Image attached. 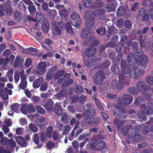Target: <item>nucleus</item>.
<instances>
[{"instance_id": "f257e3e1", "label": "nucleus", "mask_w": 153, "mask_h": 153, "mask_svg": "<svg viewBox=\"0 0 153 153\" xmlns=\"http://www.w3.org/2000/svg\"><path fill=\"white\" fill-rule=\"evenodd\" d=\"M122 106H115V108L113 110L114 115L117 117L119 118L124 119L126 118V115L125 114L127 113L129 114L135 113L136 112L134 110L128 111L124 107H122Z\"/></svg>"}, {"instance_id": "f03ea898", "label": "nucleus", "mask_w": 153, "mask_h": 153, "mask_svg": "<svg viewBox=\"0 0 153 153\" xmlns=\"http://www.w3.org/2000/svg\"><path fill=\"white\" fill-rule=\"evenodd\" d=\"M51 25L52 32L54 37L56 36L57 35H60L61 31L65 28L64 23L62 21L57 23L54 21H52Z\"/></svg>"}, {"instance_id": "7ed1b4c3", "label": "nucleus", "mask_w": 153, "mask_h": 153, "mask_svg": "<svg viewBox=\"0 0 153 153\" xmlns=\"http://www.w3.org/2000/svg\"><path fill=\"white\" fill-rule=\"evenodd\" d=\"M104 141L101 139H94L89 144L90 148L94 151H100L103 150L105 147Z\"/></svg>"}, {"instance_id": "20e7f679", "label": "nucleus", "mask_w": 153, "mask_h": 153, "mask_svg": "<svg viewBox=\"0 0 153 153\" xmlns=\"http://www.w3.org/2000/svg\"><path fill=\"white\" fill-rule=\"evenodd\" d=\"M64 71L62 70L58 71L54 76L55 79H58V82L60 84L65 85L66 81L70 77V75L68 73H66L64 75Z\"/></svg>"}, {"instance_id": "39448f33", "label": "nucleus", "mask_w": 153, "mask_h": 153, "mask_svg": "<svg viewBox=\"0 0 153 153\" xmlns=\"http://www.w3.org/2000/svg\"><path fill=\"white\" fill-rule=\"evenodd\" d=\"M128 136L129 138H131L132 141L134 142H139L142 139L139 134V130L136 128H132Z\"/></svg>"}, {"instance_id": "423d86ee", "label": "nucleus", "mask_w": 153, "mask_h": 153, "mask_svg": "<svg viewBox=\"0 0 153 153\" xmlns=\"http://www.w3.org/2000/svg\"><path fill=\"white\" fill-rule=\"evenodd\" d=\"M70 21L71 23L76 27H79L81 24V19L80 17L76 13H73L71 15Z\"/></svg>"}, {"instance_id": "0eeeda50", "label": "nucleus", "mask_w": 153, "mask_h": 153, "mask_svg": "<svg viewBox=\"0 0 153 153\" xmlns=\"http://www.w3.org/2000/svg\"><path fill=\"white\" fill-rule=\"evenodd\" d=\"M137 87L138 92L140 91L143 94H144L146 91L150 90V87L147 86L145 82L142 81H140L138 83Z\"/></svg>"}, {"instance_id": "6e6552de", "label": "nucleus", "mask_w": 153, "mask_h": 153, "mask_svg": "<svg viewBox=\"0 0 153 153\" xmlns=\"http://www.w3.org/2000/svg\"><path fill=\"white\" fill-rule=\"evenodd\" d=\"M129 71L130 70L128 73L130 74V76L132 78L139 77L140 75L143 74L144 72L143 71L140 70L138 67H136L132 68L130 72Z\"/></svg>"}, {"instance_id": "1a4fd4ad", "label": "nucleus", "mask_w": 153, "mask_h": 153, "mask_svg": "<svg viewBox=\"0 0 153 153\" xmlns=\"http://www.w3.org/2000/svg\"><path fill=\"white\" fill-rule=\"evenodd\" d=\"M49 66V63L46 62H42L39 63L36 73L38 75H41L45 71V70Z\"/></svg>"}, {"instance_id": "9d476101", "label": "nucleus", "mask_w": 153, "mask_h": 153, "mask_svg": "<svg viewBox=\"0 0 153 153\" xmlns=\"http://www.w3.org/2000/svg\"><path fill=\"white\" fill-rule=\"evenodd\" d=\"M148 62V57L146 55H143L140 58L137 59L136 60V62L138 64L143 67L144 69H146L147 68Z\"/></svg>"}, {"instance_id": "9b49d317", "label": "nucleus", "mask_w": 153, "mask_h": 153, "mask_svg": "<svg viewBox=\"0 0 153 153\" xmlns=\"http://www.w3.org/2000/svg\"><path fill=\"white\" fill-rule=\"evenodd\" d=\"M133 100L132 96L129 94H124L122 97V102L125 104L128 105L132 102ZM118 103L120 104H122V101L120 100V98L118 99Z\"/></svg>"}, {"instance_id": "f8f14e48", "label": "nucleus", "mask_w": 153, "mask_h": 153, "mask_svg": "<svg viewBox=\"0 0 153 153\" xmlns=\"http://www.w3.org/2000/svg\"><path fill=\"white\" fill-rule=\"evenodd\" d=\"M22 74L21 77V82L19 85V88L22 89H24L27 87V83L26 81V78L24 70H22Z\"/></svg>"}, {"instance_id": "ddd939ff", "label": "nucleus", "mask_w": 153, "mask_h": 153, "mask_svg": "<svg viewBox=\"0 0 153 153\" xmlns=\"http://www.w3.org/2000/svg\"><path fill=\"white\" fill-rule=\"evenodd\" d=\"M21 111L23 113H34L35 111L34 106H22Z\"/></svg>"}, {"instance_id": "4468645a", "label": "nucleus", "mask_w": 153, "mask_h": 153, "mask_svg": "<svg viewBox=\"0 0 153 153\" xmlns=\"http://www.w3.org/2000/svg\"><path fill=\"white\" fill-rule=\"evenodd\" d=\"M95 115V111L94 108H90L84 113V115L87 119H91Z\"/></svg>"}, {"instance_id": "2eb2a0df", "label": "nucleus", "mask_w": 153, "mask_h": 153, "mask_svg": "<svg viewBox=\"0 0 153 153\" xmlns=\"http://www.w3.org/2000/svg\"><path fill=\"white\" fill-rule=\"evenodd\" d=\"M15 140L16 143L22 147H26L28 145L27 141L23 137L21 136H18L16 137Z\"/></svg>"}, {"instance_id": "dca6fc26", "label": "nucleus", "mask_w": 153, "mask_h": 153, "mask_svg": "<svg viewBox=\"0 0 153 153\" xmlns=\"http://www.w3.org/2000/svg\"><path fill=\"white\" fill-rule=\"evenodd\" d=\"M96 49L94 47L88 48L85 51V54L88 57H91L96 53Z\"/></svg>"}, {"instance_id": "f3484780", "label": "nucleus", "mask_w": 153, "mask_h": 153, "mask_svg": "<svg viewBox=\"0 0 153 153\" xmlns=\"http://www.w3.org/2000/svg\"><path fill=\"white\" fill-rule=\"evenodd\" d=\"M144 109V113L147 115H149L153 113V106H140Z\"/></svg>"}, {"instance_id": "a211bd4d", "label": "nucleus", "mask_w": 153, "mask_h": 153, "mask_svg": "<svg viewBox=\"0 0 153 153\" xmlns=\"http://www.w3.org/2000/svg\"><path fill=\"white\" fill-rule=\"evenodd\" d=\"M59 14L60 16L63 19L66 20L68 18V12L66 8L62 10L59 11Z\"/></svg>"}, {"instance_id": "6ab92c4d", "label": "nucleus", "mask_w": 153, "mask_h": 153, "mask_svg": "<svg viewBox=\"0 0 153 153\" xmlns=\"http://www.w3.org/2000/svg\"><path fill=\"white\" fill-rule=\"evenodd\" d=\"M126 62L124 60H122L121 61V68L123 69L122 71L123 73L125 74H128V71L129 70V68L128 67L126 66Z\"/></svg>"}, {"instance_id": "aec40b11", "label": "nucleus", "mask_w": 153, "mask_h": 153, "mask_svg": "<svg viewBox=\"0 0 153 153\" xmlns=\"http://www.w3.org/2000/svg\"><path fill=\"white\" fill-rule=\"evenodd\" d=\"M43 80V79L42 77H39L35 80L33 83V86L34 88H38Z\"/></svg>"}, {"instance_id": "412c9836", "label": "nucleus", "mask_w": 153, "mask_h": 153, "mask_svg": "<svg viewBox=\"0 0 153 153\" xmlns=\"http://www.w3.org/2000/svg\"><path fill=\"white\" fill-rule=\"evenodd\" d=\"M103 79L104 78L102 75L96 74L94 77V81L96 84L99 85L101 83Z\"/></svg>"}, {"instance_id": "4be33fe9", "label": "nucleus", "mask_w": 153, "mask_h": 153, "mask_svg": "<svg viewBox=\"0 0 153 153\" xmlns=\"http://www.w3.org/2000/svg\"><path fill=\"white\" fill-rule=\"evenodd\" d=\"M27 53L31 55H35L36 54L38 50L35 48L30 47L27 48Z\"/></svg>"}, {"instance_id": "5701e85b", "label": "nucleus", "mask_w": 153, "mask_h": 153, "mask_svg": "<svg viewBox=\"0 0 153 153\" xmlns=\"http://www.w3.org/2000/svg\"><path fill=\"white\" fill-rule=\"evenodd\" d=\"M100 119L99 117H96L94 118L91 121H88L87 124L88 125L94 124L95 125H97L100 124Z\"/></svg>"}, {"instance_id": "b1692460", "label": "nucleus", "mask_w": 153, "mask_h": 153, "mask_svg": "<svg viewBox=\"0 0 153 153\" xmlns=\"http://www.w3.org/2000/svg\"><path fill=\"white\" fill-rule=\"evenodd\" d=\"M105 12V11L103 9L100 8L97 10L95 11H91V13L94 16H100L103 14Z\"/></svg>"}, {"instance_id": "393cba45", "label": "nucleus", "mask_w": 153, "mask_h": 153, "mask_svg": "<svg viewBox=\"0 0 153 153\" xmlns=\"http://www.w3.org/2000/svg\"><path fill=\"white\" fill-rule=\"evenodd\" d=\"M125 120L122 121L118 118H115L114 120V123L115 126H116L118 128H120L122 125L124 123Z\"/></svg>"}, {"instance_id": "a878e982", "label": "nucleus", "mask_w": 153, "mask_h": 153, "mask_svg": "<svg viewBox=\"0 0 153 153\" xmlns=\"http://www.w3.org/2000/svg\"><path fill=\"white\" fill-rule=\"evenodd\" d=\"M125 78V77L124 74L120 75V76L119 84V85L118 86H116L117 89H120L123 87V84Z\"/></svg>"}, {"instance_id": "bb28decb", "label": "nucleus", "mask_w": 153, "mask_h": 153, "mask_svg": "<svg viewBox=\"0 0 153 153\" xmlns=\"http://www.w3.org/2000/svg\"><path fill=\"white\" fill-rule=\"evenodd\" d=\"M65 28L67 32L71 36H73L74 32L72 29V27L70 23L67 22L65 25Z\"/></svg>"}, {"instance_id": "cd10ccee", "label": "nucleus", "mask_w": 153, "mask_h": 153, "mask_svg": "<svg viewBox=\"0 0 153 153\" xmlns=\"http://www.w3.org/2000/svg\"><path fill=\"white\" fill-rule=\"evenodd\" d=\"M127 60L129 63L131 62L134 63V62H136L137 59L133 54L130 53L128 55Z\"/></svg>"}, {"instance_id": "c85d7f7f", "label": "nucleus", "mask_w": 153, "mask_h": 153, "mask_svg": "<svg viewBox=\"0 0 153 153\" xmlns=\"http://www.w3.org/2000/svg\"><path fill=\"white\" fill-rule=\"evenodd\" d=\"M61 106H55L54 108L55 113L58 115H61L62 113Z\"/></svg>"}, {"instance_id": "c756f323", "label": "nucleus", "mask_w": 153, "mask_h": 153, "mask_svg": "<svg viewBox=\"0 0 153 153\" xmlns=\"http://www.w3.org/2000/svg\"><path fill=\"white\" fill-rule=\"evenodd\" d=\"M74 90L77 94H80L83 92V89L81 86L79 85H77L75 86Z\"/></svg>"}, {"instance_id": "7c9ffc66", "label": "nucleus", "mask_w": 153, "mask_h": 153, "mask_svg": "<svg viewBox=\"0 0 153 153\" xmlns=\"http://www.w3.org/2000/svg\"><path fill=\"white\" fill-rule=\"evenodd\" d=\"M22 71L20 72L17 71L15 73L14 75V79L15 82L17 83L20 79V76L22 74Z\"/></svg>"}, {"instance_id": "2f4dec72", "label": "nucleus", "mask_w": 153, "mask_h": 153, "mask_svg": "<svg viewBox=\"0 0 153 153\" xmlns=\"http://www.w3.org/2000/svg\"><path fill=\"white\" fill-rule=\"evenodd\" d=\"M128 91L134 95H137L139 93L137 88L134 87H131L129 88L128 89Z\"/></svg>"}, {"instance_id": "473e14b6", "label": "nucleus", "mask_w": 153, "mask_h": 153, "mask_svg": "<svg viewBox=\"0 0 153 153\" xmlns=\"http://www.w3.org/2000/svg\"><path fill=\"white\" fill-rule=\"evenodd\" d=\"M13 70L8 71L7 73V76L8 77L9 81L12 82L13 81Z\"/></svg>"}, {"instance_id": "72a5a7b5", "label": "nucleus", "mask_w": 153, "mask_h": 153, "mask_svg": "<svg viewBox=\"0 0 153 153\" xmlns=\"http://www.w3.org/2000/svg\"><path fill=\"white\" fill-rule=\"evenodd\" d=\"M22 17V14L19 12L15 13L14 15V17L15 19L17 21H20Z\"/></svg>"}, {"instance_id": "f704fd0d", "label": "nucleus", "mask_w": 153, "mask_h": 153, "mask_svg": "<svg viewBox=\"0 0 153 153\" xmlns=\"http://www.w3.org/2000/svg\"><path fill=\"white\" fill-rule=\"evenodd\" d=\"M53 76V72L52 69H50L47 73L46 76V78L48 80H50Z\"/></svg>"}, {"instance_id": "c9c22d12", "label": "nucleus", "mask_w": 153, "mask_h": 153, "mask_svg": "<svg viewBox=\"0 0 153 153\" xmlns=\"http://www.w3.org/2000/svg\"><path fill=\"white\" fill-rule=\"evenodd\" d=\"M36 20L37 22H40L44 19V17L42 13L40 12H37L36 14Z\"/></svg>"}, {"instance_id": "e433bc0d", "label": "nucleus", "mask_w": 153, "mask_h": 153, "mask_svg": "<svg viewBox=\"0 0 153 153\" xmlns=\"http://www.w3.org/2000/svg\"><path fill=\"white\" fill-rule=\"evenodd\" d=\"M0 96L4 100H6L8 98V94L5 90H0Z\"/></svg>"}, {"instance_id": "4c0bfd02", "label": "nucleus", "mask_w": 153, "mask_h": 153, "mask_svg": "<svg viewBox=\"0 0 153 153\" xmlns=\"http://www.w3.org/2000/svg\"><path fill=\"white\" fill-rule=\"evenodd\" d=\"M29 127L33 133L37 132L38 131V128L34 124L30 123L29 124Z\"/></svg>"}, {"instance_id": "58836bf2", "label": "nucleus", "mask_w": 153, "mask_h": 153, "mask_svg": "<svg viewBox=\"0 0 153 153\" xmlns=\"http://www.w3.org/2000/svg\"><path fill=\"white\" fill-rule=\"evenodd\" d=\"M42 29L45 33L47 32L49 29L48 23L44 22L42 26Z\"/></svg>"}, {"instance_id": "ea45409f", "label": "nucleus", "mask_w": 153, "mask_h": 153, "mask_svg": "<svg viewBox=\"0 0 153 153\" xmlns=\"http://www.w3.org/2000/svg\"><path fill=\"white\" fill-rule=\"evenodd\" d=\"M89 33L86 30H82L81 34V36L82 38L86 39L88 38L89 36Z\"/></svg>"}, {"instance_id": "a19ab883", "label": "nucleus", "mask_w": 153, "mask_h": 153, "mask_svg": "<svg viewBox=\"0 0 153 153\" xmlns=\"http://www.w3.org/2000/svg\"><path fill=\"white\" fill-rule=\"evenodd\" d=\"M33 140L36 144H38L39 143V139L38 135L37 134H35L33 136Z\"/></svg>"}, {"instance_id": "79ce46f5", "label": "nucleus", "mask_w": 153, "mask_h": 153, "mask_svg": "<svg viewBox=\"0 0 153 153\" xmlns=\"http://www.w3.org/2000/svg\"><path fill=\"white\" fill-rule=\"evenodd\" d=\"M107 10L108 12H112L114 10L115 8V6L112 3H109L106 6Z\"/></svg>"}, {"instance_id": "37998d69", "label": "nucleus", "mask_w": 153, "mask_h": 153, "mask_svg": "<svg viewBox=\"0 0 153 153\" xmlns=\"http://www.w3.org/2000/svg\"><path fill=\"white\" fill-rule=\"evenodd\" d=\"M70 130V127L69 126L65 125L62 130V134L63 135H66L69 132Z\"/></svg>"}, {"instance_id": "c03bdc74", "label": "nucleus", "mask_w": 153, "mask_h": 153, "mask_svg": "<svg viewBox=\"0 0 153 153\" xmlns=\"http://www.w3.org/2000/svg\"><path fill=\"white\" fill-rule=\"evenodd\" d=\"M92 0H83L82 1V5L85 7L90 6L91 4Z\"/></svg>"}, {"instance_id": "a18cd8bd", "label": "nucleus", "mask_w": 153, "mask_h": 153, "mask_svg": "<svg viewBox=\"0 0 153 153\" xmlns=\"http://www.w3.org/2000/svg\"><path fill=\"white\" fill-rule=\"evenodd\" d=\"M72 145L73 147V149L76 151V152L78 151V147L79 146V144L76 141H74L72 143Z\"/></svg>"}, {"instance_id": "49530a36", "label": "nucleus", "mask_w": 153, "mask_h": 153, "mask_svg": "<svg viewBox=\"0 0 153 153\" xmlns=\"http://www.w3.org/2000/svg\"><path fill=\"white\" fill-rule=\"evenodd\" d=\"M124 13L125 10L124 7H120L118 9L117 11V14L118 16H121Z\"/></svg>"}, {"instance_id": "de8ad7c7", "label": "nucleus", "mask_w": 153, "mask_h": 153, "mask_svg": "<svg viewBox=\"0 0 153 153\" xmlns=\"http://www.w3.org/2000/svg\"><path fill=\"white\" fill-rule=\"evenodd\" d=\"M105 31L106 30L105 28L102 27L98 28L97 30V33L101 35H104Z\"/></svg>"}, {"instance_id": "09e8293b", "label": "nucleus", "mask_w": 153, "mask_h": 153, "mask_svg": "<svg viewBox=\"0 0 153 153\" xmlns=\"http://www.w3.org/2000/svg\"><path fill=\"white\" fill-rule=\"evenodd\" d=\"M144 102V100L142 97H139L137 98L135 102L134 103L136 105H138L139 104H141Z\"/></svg>"}, {"instance_id": "8fccbe9b", "label": "nucleus", "mask_w": 153, "mask_h": 153, "mask_svg": "<svg viewBox=\"0 0 153 153\" xmlns=\"http://www.w3.org/2000/svg\"><path fill=\"white\" fill-rule=\"evenodd\" d=\"M30 13L31 14H34L36 12V9L33 5H29L28 7Z\"/></svg>"}, {"instance_id": "3c124183", "label": "nucleus", "mask_w": 153, "mask_h": 153, "mask_svg": "<svg viewBox=\"0 0 153 153\" xmlns=\"http://www.w3.org/2000/svg\"><path fill=\"white\" fill-rule=\"evenodd\" d=\"M40 142L43 144L47 140V137L44 134L41 133L40 135Z\"/></svg>"}, {"instance_id": "603ef678", "label": "nucleus", "mask_w": 153, "mask_h": 153, "mask_svg": "<svg viewBox=\"0 0 153 153\" xmlns=\"http://www.w3.org/2000/svg\"><path fill=\"white\" fill-rule=\"evenodd\" d=\"M36 108L37 111L40 113L44 114L45 112L44 109L42 108L41 106H37L36 107Z\"/></svg>"}, {"instance_id": "864d4df0", "label": "nucleus", "mask_w": 153, "mask_h": 153, "mask_svg": "<svg viewBox=\"0 0 153 153\" xmlns=\"http://www.w3.org/2000/svg\"><path fill=\"white\" fill-rule=\"evenodd\" d=\"M9 141V139L6 137H3L1 138V143L3 145H5Z\"/></svg>"}, {"instance_id": "5fc2aeb1", "label": "nucleus", "mask_w": 153, "mask_h": 153, "mask_svg": "<svg viewBox=\"0 0 153 153\" xmlns=\"http://www.w3.org/2000/svg\"><path fill=\"white\" fill-rule=\"evenodd\" d=\"M147 83L151 86L153 85V77L149 76L147 77L146 79Z\"/></svg>"}, {"instance_id": "6e6d98bb", "label": "nucleus", "mask_w": 153, "mask_h": 153, "mask_svg": "<svg viewBox=\"0 0 153 153\" xmlns=\"http://www.w3.org/2000/svg\"><path fill=\"white\" fill-rule=\"evenodd\" d=\"M94 25L93 22H90L89 21H87L85 23V26L87 29L91 28L92 27V26Z\"/></svg>"}, {"instance_id": "4d7b16f0", "label": "nucleus", "mask_w": 153, "mask_h": 153, "mask_svg": "<svg viewBox=\"0 0 153 153\" xmlns=\"http://www.w3.org/2000/svg\"><path fill=\"white\" fill-rule=\"evenodd\" d=\"M135 55L138 58H140V57H142L143 55V53L142 51L141 50H138V51H135Z\"/></svg>"}, {"instance_id": "13d9d810", "label": "nucleus", "mask_w": 153, "mask_h": 153, "mask_svg": "<svg viewBox=\"0 0 153 153\" xmlns=\"http://www.w3.org/2000/svg\"><path fill=\"white\" fill-rule=\"evenodd\" d=\"M42 46L44 48L48 51H51L52 50L51 45L43 43H42Z\"/></svg>"}, {"instance_id": "bf43d9fd", "label": "nucleus", "mask_w": 153, "mask_h": 153, "mask_svg": "<svg viewBox=\"0 0 153 153\" xmlns=\"http://www.w3.org/2000/svg\"><path fill=\"white\" fill-rule=\"evenodd\" d=\"M24 132V128H18L16 130V134L17 135H22Z\"/></svg>"}, {"instance_id": "052dcab7", "label": "nucleus", "mask_w": 153, "mask_h": 153, "mask_svg": "<svg viewBox=\"0 0 153 153\" xmlns=\"http://www.w3.org/2000/svg\"><path fill=\"white\" fill-rule=\"evenodd\" d=\"M46 110L49 113H51L54 110L53 106H43Z\"/></svg>"}, {"instance_id": "680f3d73", "label": "nucleus", "mask_w": 153, "mask_h": 153, "mask_svg": "<svg viewBox=\"0 0 153 153\" xmlns=\"http://www.w3.org/2000/svg\"><path fill=\"white\" fill-rule=\"evenodd\" d=\"M150 131V128L148 126H145L143 130V132L145 134H147L149 133Z\"/></svg>"}, {"instance_id": "e2e57ef3", "label": "nucleus", "mask_w": 153, "mask_h": 153, "mask_svg": "<svg viewBox=\"0 0 153 153\" xmlns=\"http://www.w3.org/2000/svg\"><path fill=\"white\" fill-rule=\"evenodd\" d=\"M48 85L46 83L44 82L42 83L40 87V89L42 91H46L48 88Z\"/></svg>"}, {"instance_id": "0e129e2a", "label": "nucleus", "mask_w": 153, "mask_h": 153, "mask_svg": "<svg viewBox=\"0 0 153 153\" xmlns=\"http://www.w3.org/2000/svg\"><path fill=\"white\" fill-rule=\"evenodd\" d=\"M79 122V125L80 124V121L79 120H76L75 118L74 117L70 121V124L71 126H73L74 124H75L76 126V122Z\"/></svg>"}, {"instance_id": "69168bd1", "label": "nucleus", "mask_w": 153, "mask_h": 153, "mask_svg": "<svg viewBox=\"0 0 153 153\" xmlns=\"http://www.w3.org/2000/svg\"><path fill=\"white\" fill-rule=\"evenodd\" d=\"M20 123L22 126H25L27 124V122L26 118L22 117L20 120Z\"/></svg>"}, {"instance_id": "338daca9", "label": "nucleus", "mask_w": 153, "mask_h": 153, "mask_svg": "<svg viewBox=\"0 0 153 153\" xmlns=\"http://www.w3.org/2000/svg\"><path fill=\"white\" fill-rule=\"evenodd\" d=\"M21 61L20 58L18 56L16 57L14 64V66L15 67H17L18 66Z\"/></svg>"}, {"instance_id": "774afa93", "label": "nucleus", "mask_w": 153, "mask_h": 153, "mask_svg": "<svg viewBox=\"0 0 153 153\" xmlns=\"http://www.w3.org/2000/svg\"><path fill=\"white\" fill-rule=\"evenodd\" d=\"M2 128L4 133L5 134L8 133L9 131V128L6 126H2Z\"/></svg>"}]
</instances>
